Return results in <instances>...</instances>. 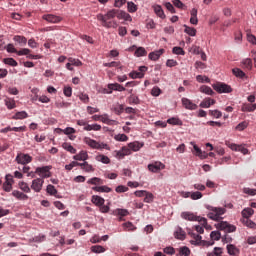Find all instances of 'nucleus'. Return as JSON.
I'll list each match as a JSON object with an SVG mask.
<instances>
[{
    "mask_svg": "<svg viewBox=\"0 0 256 256\" xmlns=\"http://www.w3.org/2000/svg\"><path fill=\"white\" fill-rule=\"evenodd\" d=\"M117 17V9H112L108 11L105 15L98 14L97 19L101 21L102 26L106 27V29H117V21L113 20Z\"/></svg>",
    "mask_w": 256,
    "mask_h": 256,
    "instance_id": "f257e3e1",
    "label": "nucleus"
},
{
    "mask_svg": "<svg viewBox=\"0 0 256 256\" xmlns=\"http://www.w3.org/2000/svg\"><path fill=\"white\" fill-rule=\"evenodd\" d=\"M88 185H94L92 187L93 191H96V193H111L113 189H111L108 186H105V181L103 179L98 177H93L87 181Z\"/></svg>",
    "mask_w": 256,
    "mask_h": 256,
    "instance_id": "f03ea898",
    "label": "nucleus"
},
{
    "mask_svg": "<svg viewBox=\"0 0 256 256\" xmlns=\"http://www.w3.org/2000/svg\"><path fill=\"white\" fill-rule=\"evenodd\" d=\"M206 209L210 211L207 216L212 221H221V219H223V215L227 213V210L223 207H213L206 205Z\"/></svg>",
    "mask_w": 256,
    "mask_h": 256,
    "instance_id": "7ed1b4c3",
    "label": "nucleus"
},
{
    "mask_svg": "<svg viewBox=\"0 0 256 256\" xmlns=\"http://www.w3.org/2000/svg\"><path fill=\"white\" fill-rule=\"evenodd\" d=\"M181 217H182V219H185V221H199L200 225H203V227H205V225H207L206 218H201L192 212H182Z\"/></svg>",
    "mask_w": 256,
    "mask_h": 256,
    "instance_id": "20e7f679",
    "label": "nucleus"
},
{
    "mask_svg": "<svg viewBox=\"0 0 256 256\" xmlns=\"http://www.w3.org/2000/svg\"><path fill=\"white\" fill-rule=\"evenodd\" d=\"M216 228L219 231H224V233H235L237 231V227L233 224H229L227 221H221L216 224Z\"/></svg>",
    "mask_w": 256,
    "mask_h": 256,
    "instance_id": "39448f33",
    "label": "nucleus"
},
{
    "mask_svg": "<svg viewBox=\"0 0 256 256\" xmlns=\"http://www.w3.org/2000/svg\"><path fill=\"white\" fill-rule=\"evenodd\" d=\"M51 169H53V166H43V167H37L36 168V175H39L41 177L40 179H49L51 177Z\"/></svg>",
    "mask_w": 256,
    "mask_h": 256,
    "instance_id": "423d86ee",
    "label": "nucleus"
},
{
    "mask_svg": "<svg viewBox=\"0 0 256 256\" xmlns=\"http://www.w3.org/2000/svg\"><path fill=\"white\" fill-rule=\"evenodd\" d=\"M212 87L214 91H217V93H231V91H233L231 86L223 82H217L216 84H213Z\"/></svg>",
    "mask_w": 256,
    "mask_h": 256,
    "instance_id": "0eeeda50",
    "label": "nucleus"
},
{
    "mask_svg": "<svg viewBox=\"0 0 256 256\" xmlns=\"http://www.w3.org/2000/svg\"><path fill=\"white\" fill-rule=\"evenodd\" d=\"M13 183H15V180L13 179V175L6 174L5 181L2 185L3 191L6 193H10V191L13 189Z\"/></svg>",
    "mask_w": 256,
    "mask_h": 256,
    "instance_id": "6e6552de",
    "label": "nucleus"
},
{
    "mask_svg": "<svg viewBox=\"0 0 256 256\" xmlns=\"http://www.w3.org/2000/svg\"><path fill=\"white\" fill-rule=\"evenodd\" d=\"M226 147H229L232 151H239L243 155H247L249 153V150L245 148L243 145H237L235 143H231L230 141L225 142Z\"/></svg>",
    "mask_w": 256,
    "mask_h": 256,
    "instance_id": "1a4fd4ad",
    "label": "nucleus"
},
{
    "mask_svg": "<svg viewBox=\"0 0 256 256\" xmlns=\"http://www.w3.org/2000/svg\"><path fill=\"white\" fill-rule=\"evenodd\" d=\"M16 161L19 165H28V163L33 161V157H31L29 154L18 153L16 156Z\"/></svg>",
    "mask_w": 256,
    "mask_h": 256,
    "instance_id": "9d476101",
    "label": "nucleus"
},
{
    "mask_svg": "<svg viewBox=\"0 0 256 256\" xmlns=\"http://www.w3.org/2000/svg\"><path fill=\"white\" fill-rule=\"evenodd\" d=\"M42 19H44V21H47L48 23H61L62 21V18L60 16L53 14H44L42 16Z\"/></svg>",
    "mask_w": 256,
    "mask_h": 256,
    "instance_id": "9b49d317",
    "label": "nucleus"
},
{
    "mask_svg": "<svg viewBox=\"0 0 256 256\" xmlns=\"http://www.w3.org/2000/svg\"><path fill=\"white\" fill-rule=\"evenodd\" d=\"M148 169L152 173H159V171H161L162 169H165V164H163L161 162H154V163L148 165Z\"/></svg>",
    "mask_w": 256,
    "mask_h": 256,
    "instance_id": "f8f14e48",
    "label": "nucleus"
},
{
    "mask_svg": "<svg viewBox=\"0 0 256 256\" xmlns=\"http://www.w3.org/2000/svg\"><path fill=\"white\" fill-rule=\"evenodd\" d=\"M188 235L192 237V240H190L191 245H203L201 235L195 234L194 232H188Z\"/></svg>",
    "mask_w": 256,
    "mask_h": 256,
    "instance_id": "ddd939ff",
    "label": "nucleus"
},
{
    "mask_svg": "<svg viewBox=\"0 0 256 256\" xmlns=\"http://www.w3.org/2000/svg\"><path fill=\"white\" fill-rule=\"evenodd\" d=\"M182 105L185 109H189L190 111H195V109H197V104L193 103L188 98H182Z\"/></svg>",
    "mask_w": 256,
    "mask_h": 256,
    "instance_id": "4468645a",
    "label": "nucleus"
},
{
    "mask_svg": "<svg viewBox=\"0 0 256 256\" xmlns=\"http://www.w3.org/2000/svg\"><path fill=\"white\" fill-rule=\"evenodd\" d=\"M144 146H145V143L139 142V141L130 142L128 144V147L130 148V151H132V152L140 151L142 149V147H144Z\"/></svg>",
    "mask_w": 256,
    "mask_h": 256,
    "instance_id": "2eb2a0df",
    "label": "nucleus"
},
{
    "mask_svg": "<svg viewBox=\"0 0 256 256\" xmlns=\"http://www.w3.org/2000/svg\"><path fill=\"white\" fill-rule=\"evenodd\" d=\"M43 183L44 181L41 178L33 180L32 186H31L33 191H36V193H39V191H41V188L43 187Z\"/></svg>",
    "mask_w": 256,
    "mask_h": 256,
    "instance_id": "dca6fc26",
    "label": "nucleus"
},
{
    "mask_svg": "<svg viewBox=\"0 0 256 256\" xmlns=\"http://www.w3.org/2000/svg\"><path fill=\"white\" fill-rule=\"evenodd\" d=\"M165 53V49H160L155 52H151L148 57L151 61H158L159 57H161Z\"/></svg>",
    "mask_w": 256,
    "mask_h": 256,
    "instance_id": "f3484780",
    "label": "nucleus"
},
{
    "mask_svg": "<svg viewBox=\"0 0 256 256\" xmlns=\"http://www.w3.org/2000/svg\"><path fill=\"white\" fill-rule=\"evenodd\" d=\"M84 142L86 143V145H89V147H92V149H101V145L99 144V142L89 137L84 138Z\"/></svg>",
    "mask_w": 256,
    "mask_h": 256,
    "instance_id": "a211bd4d",
    "label": "nucleus"
},
{
    "mask_svg": "<svg viewBox=\"0 0 256 256\" xmlns=\"http://www.w3.org/2000/svg\"><path fill=\"white\" fill-rule=\"evenodd\" d=\"M74 161H87L89 159V154L86 151H80L79 154L73 156Z\"/></svg>",
    "mask_w": 256,
    "mask_h": 256,
    "instance_id": "6ab92c4d",
    "label": "nucleus"
},
{
    "mask_svg": "<svg viewBox=\"0 0 256 256\" xmlns=\"http://www.w3.org/2000/svg\"><path fill=\"white\" fill-rule=\"evenodd\" d=\"M211 105H215V99L205 98L200 103V107H202V109H209V107H211Z\"/></svg>",
    "mask_w": 256,
    "mask_h": 256,
    "instance_id": "aec40b11",
    "label": "nucleus"
},
{
    "mask_svg": "<svg viewBox=\"0 0 256 256\" xmlns=\"http://www.w3.org/2000/svg\"><path fill=\"white\" fill-rule=\"evenodd\" d=\"M132 151L129 146H124L120 151L117 152V157H125L127 155H131Z\"/></svg>",
    "mask_w": 256,
    "mask_h": 256,
    "instance_id": "412c9836",
    "label": "nucleus"
},
{
    "mask_svg": "<svg viewBox=\"0 0 256 256\" xmlns=\"http://www.w3.org/2000/svg\"><path fill=\"white\" fill-rule=\"evenodd\" d=\"M185 235H186V233L183 230V228H181V227H178L176 229V231L174 232V237L176 239H180L181 241H183L185 239Z\"/></svg>",
    "mask_w": 256,
    "mask_h": 256,
    "instance_id": "4be33fe9",
    "label": "nucleus"
},
{
    "mask_svg": "<svg viewBox=\"0 0 256 256\" xmlns=\"http://www.w3.org/2000/svg\"><path fill=\"white\" fill-rule=\"evenodd\" d=\"M80 167L86 173H93V171H95V168H93V166L91 164H89V162H87V161L80 164Z\"/></svg>",
    "mask_w": 256,
    "mask_h": 256,
    "instance_id": "5701e85b",
    "label": "nucleus"
},
{
    "mask_svg": "<svg viewBox=\"0 0 256 256\" xmlns=\"http://www.w3.org/2000/svg\"><path fill=\"white\" fill-rule=\"evenodd\" d=\"M182 196L187 199V197H190L191 199H193V201H197V199H201V197H203V194L201 193H183Z\"/></svg>",
    "mask_w": 256,
    "mask_h": 256,
    "instance_id": "b1692460",
    "label": "nucleus"
},
{
    "mask_svg": "<svg viewBox=\"0 0 256 256\" xmlns=\"http://www.w3.org/2000/svg\"><path fill=\"white\" fill-rule=\"evenodd\" d=\"M108 89H110L111 91H125V87H123L121 84L119 83H114V84H108Z\"/></svg>",
    "mask_w": 256,
    "mask_h": 256,
    "instance_id": "393cba45",
    "label": "nucleus"
},
{
    "mask_svg": "<svg viewBox=\"0 0 256 256\" xmlns=\"http://www.w3.org/2000/svg\"><path fill=\"white\" fill-rule=\"evenodd\" d=\"M255 213V210L253 208H245L242 210V217L243 219H249V217H252V215Z\"/></svg>",
    "mask_w": 256,
    "mask_h": 256,
    "instance_id": "a878e982",
    "label": "nucleus"
},
{
    "mask_svg": "<svg viewBox=\"0 0 256 256\" xmlns=\"http://www.w3.org/2000/svg\"><path fill=\"white\" fill-rule=\"evenodd\" d=\"M92 203H94V205H97L98 207H101V205L105 203V199H103L101 196L94 195L92 197Z\"/></svg>",
    "mask_w": 256,
    "mask_h": 256,
    "instance_id": "bb28decb",
    "label": "nucleus"
},
{
    "mask_svg": "<svg viewBox=\"0 0 256 256\" xmlns=\"http://www.w3.org/2000/svg\"><path fill=\"white\" fill-rule=\"evenodd\" d=\"M242 223L246 227H249V229H256V223L249 218H243Z\"/></svg>",
    "mask_w": 256,
    "mask_h": 256,
    "instance_id": "cd10ccee",
    "label": "nucleus"
},
{
    "mask_svg": "<svg viewBox=\"0 0 256 256\" xmlns=\"http://www.w3.org/2000/svg\"><path fill=\"white\" fill-rule=\"evenodd\" d=\"M4 102H5L7 109H15V107H17V105L15 104V100L12 98L7 97L4 100Z\"/></svg>",
    "mask_w": 256,
    "mask_h": 256,
    "instance_id": "c85d7f7f",
    "label": "nucleus"
},
{
    "mask_svg": "<svg viewBox=\"0 0 256 256\" xmlns=\"http://www.w3.org/2000/svg\"><path fill=\"white\" fill-rule=\"evenodd\" d=\"M96 161H100V163H104L105 165L111 163V159L103 154L96 156Z\"/></svg>",
    "mask_w": 256,
    "mask_h": 256,
    "instance_id": "c756f323",
    "label": "nucleus"
},
{
    "mask_svg": "<svg viewBox=\"0 0 256 256\" xmlns=\"http://www.w3.org/2000/svg\"><path fill=\"white\" fill-rule=\"evenodd\" d=\"M243 67L245 69H248V71H251V69H253V61L251 60V58H246L242 61Z\"/></svg>",
    "mask_w": 256,
    "mask_h": 256,
    "instance_id": "7c9ffc66",
    "label": "nucleus"
},
{
    "mask_svg": "<svg viewBox=\"0 0 256 256\" xmlns=\"http://www.w3.org/2000/svg\"><path fill=\"white\" fill-rule=\"evenodd\" d=\"M128 102H129L130 105H139L141 103V100H139L138 96L132 94L128 98Z\"/></svg>",
    "mask_w": 256,
    "mask_h": 256,
    "instance_id": "2f4dec72",
    "label": "nucleus"
},
{
    "mask_svg": "<svg viewBox=\"0 0 256 256\" xmlns=\"http://www.w3.org/2000/svg\"><path fill=\"white\" fill-rule=\"evenodd\" d=\"M227 251L229 255H239V250L233 244L227 245Z\"/></svg>",
    "mask_w": 256,
    "mask_h": 256,
    "instance_id": "473e14b6",
    "label": "nucleus"
},
{
    "mask_svg": "<svg viewBox=\"0 0 256 256\" xmlns=\"http://www.w3.org/2000/svg\"><path fill=\"white\" fill-rule=\"evenodd\" d=\"M29 117V114H27L26 111L17 112L12 119L19 120V119H27Z\"/></svg>",
    "mask_w": 256,
    "mask_h": 256,
    "instance_id": "72a5a7b5",
    "label": "nucleus"
},
{
    "mask_svg": "<svg viewBox=\"0 0 256 256\" xmlns=\"http://www.w3.org/2000/svg\"><path fill=\"white\" fill-rule=\"evenodd\" d=\"M154 11L160 19H165V12L163 11V8L159 5L154 7Z\"/></svg>",
    "mask_w": 256,
    "mask_h": 256,
    "instance_id": "f704fd0d",
    "label": "nucleus"
},
{
    "mask_svg": "<svg viewBox=\"0 0 256 256\" xmlns=\"http://www.w3.org/2000/svg\"><path fill=\"white\" fill-rule=\"evenodd\" d=\"M185 30L184 32L187 33V35H190V37H195L197 35V30L195 28H191L187 25H184Z\"/></svg>",
    "mask_w": 256,
    "mask_h": 256,
    "instance_id": "c9c22d12",
    "label": "nucleus"
},
{
    "mask_svg": "<svg viewBox=\"0 0 256 256\" xmlns=\"http://www.w3.org/2000/svg\"><path fill=\"white\" fill-rule=\"evenodd\" d=\"M92 253H105V247L101 246V245H95L92 246L91 248Z\"/></svg>",
    "mask_w": 256,
    "mask_h": 256,
    "instance_id": "e433bc0d",
    "label": "nucleus"
},
{
    "mask_svg": "<svg viewBox=\"0 0 256 256\" xmlns=\"http://www.w3.org/2000/svg\"><path fill=\"white\" fill-rule=\"evenodd\" d=\"M200 92L205 93V95H213L215 93L211 87L205 85L200 87Z\"/></svg>",
    "mask_w": 256,
    "mask_h": 256,
    "instance_id": "4c0bfd02",
    "label": "nucleus"
},
{
    "mask_svg": "<svg viewBox=\"0 0 256 256\" xmlns=\"http://www.w3.org/2000/svg\"><path fill=\"white\" fill-rule=\"evenodd\" d=\"M3 63H5V65H9L10 67H17L18 65L16 60L13 58H4Z\"/></svg>",
    "mask_w": 256,
    "mask_h": 256,
    "instance_id": "58836bf2",
    "label": "nucleus"
},
{
    "mask_svg": "<svg viewBox=\"0 0 256 256\" xmlns=\"http://www.w3.org/2000/svg\"><path fill=\"white\" fill-rule=\"evenodd\" d=\"M63 149H65L66 151H68L69 153H72L73 155H75V153H77V149H75L71 144L69 143H64L62 145Z\"/></svg>",
    "mask_w": 256,
    "mask_h": 256,
    "instance_id": "ea45409f",
    "label": "nucleus"
},
{
    "mask_svg": "<svg viewBox=\"0 0 256 256\" xmlns=\"http://www.w3.org/2000/svg\"><path fill=\"white\" fill-rule=\"evenodd\" d=\"M241 111H243V113H253V104H243L242 107H241Z\"/></svg>",
    "mask_w": 256,
    "mask_h": 256,
    "instance_id": "a19ab883",
    "label": "nucleus"
},
{
    "mask_svg": "<svg viewBox=\"0 0 256 256\" xmlns=\"http://www.w3.org/2000/svg\"><path fill=\"white\" fill-rule=\"evenodd\" d=\"M167 123L169 125H183V122L179 118H176V117H172V118L168 119Z\"/></svg>",
    "mask_w": 256,
    "mask_h": 256,
    "instance_id": "79ce46f5",
    "label": "nucleus"
},
{
    "mask_svg": "<svg viewBox=\"0 0 256 256\" xmlns=\"http://www.w3.org/2000/svg\"><path fill=\"white\" fill-rule=\"evenodd\" d=\"M178 251H179V255H182V256L191 255V250L189 249V247H186V246L180 247Z\"/></svg>",
    "mask_w": 256,
    "mask_h": 256,
    "instance_id": "37998d69",
    "label": "nucleus"
},
{
    "mask_svg": "<svg viewBox=\"0 0 256 256\" xmlns=\"http://www.w3.org/2000/svg\"><path fill=\"white\" fill-rule=\"evenodd\" d=\"M209 115L215 117V119H221L223 117V113L219 110H209Z\"/></svg>",
    "mask_w": 256,
    "mask_h": 256,
    "instance_id": "c03bdc74",
    "label": "nucleus"
},
{
    "mask_svg": "<svg viewBox=\"0 0 256 256\" xmlns=\"http://www.w3.org/2000/svg\"><path fill=\"white\" fill-rule=\"evenodd\" d=\"M232 72L235 77H239L240 79H243V77H245V72H243V70L239 68H234Z\"/></svg>",
    "mask_w": 256,
    "mask_h": 256,
    "instance_id": "a18cd8bd",
    "label": "nucleus"
},
{
    "mask_svg": "<svg viewBox=\"0 0 256 256\" xmlns=\"http://www.w3.org/2000/svg\"><path fill=\"white\" fill-rule=\"evenodd\" d=\"M145 55H147V50H145V48L139 47L138 49H136L135 51L136 57H145Z\"/></svg>",
    "mask_w": 256,
    "mask_h": 256,
    "instance_id": "49530a36",
    "label": "nucleus"
},
{
    "mask_svg": "<svg viewBox=\"0 0 256 256\" xmlns=\"http://www.w3.org/2000/svg\"><path fill=\"white\" fill-rule=\"evenodd\" d=\"M14 41H16V43H20V45H27V38L24 36H14Z\"/></svg>",
    "mask_w": 256,
    "mask_h": 256,
    "instance_id": "de8ad7c7",
    "label": "nucleus"
},
{
    "mask_svg": "<svg viewBox=\"0 0 256 256\" xmlns=\"http://www.w3.org/2000/svg\"><path fill=\"white\" fill-rule=\"evenodd\" d=\"M116 213L120 216V221L123 220V217H127V215H129V211L127 209H118L116 210Z\"/></svg>",
    "mask_w": 256,
    "mask_h": 256,
    "instance_id": "09e8293b",
    "label": "nucleus"
},
{
    "mask_svg": "<svg viewBox=\"0 0 256 256\" xmlns=\"http://www.w3.org/2000/svg\"><path fill=\"white\" fill-rule=\"evenodd\" d=\"M210 238L212 239V241H219V239H221V232H219V231H212L210 233Z\"/></svg>",
    "mask_w": 256,
    "mask_h": 256,
    "instance_id": "8fccbe9b",
    "label": "nucleus"
},
{
    "mask_svg": "<svg viewBox=\"0 0 256 256\" xmlns=\"http://www.w3.org/2000/svg\"><path fill=\"white\" fill-rule=\"evenodd\" d=\"M129 77H131V79H143V73L132 71L129 73Z\"/></svg>",
    "mask_w": 256,
    "mask_h": 256,
    "instance_id": "3c124183",
    "label": "nucleus"
},
{
    "mask_svg": "<svg viewBox=\"0 0 256 256\" xmlns=\"http://www.w3.org/2000/svg\"><path fill=\"white\" fill-rule=\"evenodd\" d=\"M247 127H249V123L247 121H243L236 126V130L237 131H245V129H247Z\"/></svg>",
    "mask_w": 256,
    "mask_h": 256,
    "instance_id": "603ef678",
    "label": "nucleus"
},
{
    "mask_svg": "<svg viewBox=\"0 0 256 256\" xmlns=\"http://www.w3.org/2000/svg\"><path fill=\"white\" fill-rule=\"evenodd\" d=\"M13 196L16 197L19 201H27L29 199L28 196H26L25 193H13Z\"/></svg>",
    "mask_w": 256,
    "mask_h": 256,
    "instance_id": "864d4df0",
    "label": "nucleus"
},
{
    "mask_svg": "<svg viewBox=\"0 0 256 256\" xmlns=\"http://www.w3.org/2000/svg\"><path fill=\"white\" fill-rule=\"evenodd\" d=\"M196 80L198 81V83H210L211 81L209 77L203 75L196 76Z\"/></svg>",
    "mask_w": 256,
    "mask_h": 256,
    "instance_id": "5fc2aeb1",
    "label": "nucleus"
},
{
    "mask_svg": "<svg viewBox=\"0 0 256 256\" xmlns=\"http://www.w3.org/2000/svg\"><path fill=\"white\" fill-rule=\"evenodd\" d=\"M114 139L116 141H121V142H125V141H129V137L125 134H117Z\"/></svg>",
    "mask_w": 256,
    "mask_h": 256,
    "instance_id": "6e6d98bb",
    "label": "nucleus"
},
{
    "mask_svg": "<svg viewBox=\"0 0 256 256\" xmlns=\"http://www.w3.org/2000/svg\"><path fill=\"white\" fill-rule=\"evenodd\" d=\"M172 53H174V55H185V50H183V48H181L179 46H175L172 49Z\"/></svg>",
    "mask_w": 256,
    "mask_h": 256,
    "instance_id": "4d7b16f0",
    "label": "nucleus"
},
{
    "mask_svg": "<svg viewBox=\"0 0 256 256\" xmlns=\"http://www.w3.org/2000/svg\"><path fill=\"white\" fill-rule=\"evenodd\" d=\"M123 227H124L125 231H135V229H137L135 227V225H133V223H131V222L124 223Z\"/></svg>",
    "mask_w": 256,
    "mask_h": 256,
    "instance_id": "13d9d810",
    "label": "nucleus"
},
{
    "mask_svg": "<svg viewBox=\"0 0 256 256\" xmlns=\"http://www.w3.org/2000/svg\"><path fill=\"white\" fill-rule=\"evenodd\" d=\"M153 199H155L153 193H146L144 197V203H153Z\"/></svg>",
    "mask_w": 256,
    "mask_h": 256,
    "instance_id": "bf43d9fd",
    "label": "nucleus"
},
{
    "mask_svg": "<svg viewBox=\"0 0 256 256\" xmlns=\"http://www.w3.org/2000/svg\"><path fill=\"white\" fill-rule=\"evenodd\" d=\"M68 61L69 63H71V65H74L75 67H81V65H83V63L79 59L69 58Z\"/></svg>",
    "mask_w": 256,
    "mask_h": 256,
    "instance_id": "052dcab7",
    "label": "nucleus"
},
{
    "mask_svg": "<svg viewBox=\"0 0 256 256\" xmlns=\"http://www.w3.org/2000/svg\"><path fill=\"white\" fill-rule=\"evenodd\" d=\"M63 91L65 97H71V95H73V88H71V86H65Z\"/></svg>",
    "mask_w": 256,
    "mask_h": 256,
    "instance_id": "680f3d73",
    "label": "nucleus"
},
{
    "mask_svg": "<svg viewBox=\"0 0 256 256\" xmlns=\"http://www.w3.org/2000/svg\"><path fill=\"white\" fill-rule=\"evenodd\" d=\"M127 5L129 13H135L137 11V5H135V3L128 2Z\"/></svg>",
    "mask_w": 256,
    "mask_h": 256,
    "instance_id": "e2e57ef3",
    "label": "nucleus"
},
{
    "mask_svg": "<svg viewBox=\"0 0 256 256\" xmlns=\"http://www.w3.org/2000/svg\"><path fill=\"white\" fill-rule=\"evenodd\" d=\"M151 95L153 96V97H159L160 95H161V88H159V87H154V88H152V90H151Z\"/></svg>",
    "mask_w": 256,
    "mask_h": 256,
    "instance_id": "0e129e2a",
    "label": "nucleus"
},
{
    "mask_svg": "<svg viewBox=\"0 0 256 256\" xmlns=\"http://www.w3.org/2000/svg\"><path fill=\"white\" fill-rule=\"evenodd\" d=\"M31 53V50L29 48H23L21 50H18L16 55H19L20 57L23 55H29Z\"/></svg>",
    "mask_w": 256,
    "mask_h": 256,
    "instance_id": "69168bd1",
    "label": "nucleus"
},
{
    "mask_svg": "<svg viewBox=\"0 0 256 256\" xmlns=\"http://www.w3.org/2000/svg\"><path fill=\"white\" fill-rule=\"evenodd\" d=\"M247 40L249 41V43H252V45H256V37L255 35L251 34V33H247Z\"/></svg>",
    "mask_w": 256,
    "mask_h": 256,
    "instance_id": "338daca9",
    "label": "nucleus"
},
{
    "mask_svg": "<svg viewBox=\"0 0 256 256\" xmlns=\"http://www.w3.org/2000/svg\"><path fill=\"white\" fill-rule=\"evenodd\" d=\"M6 50L8 53H16L17 54V49H15V46L13 44H8L6 46Z\"/></svg>",
    "mask_w": 256,
    "mask_h": 256,
    "instance_id": "774afa93",
    "label": "nucleus"
}]
</instances>
